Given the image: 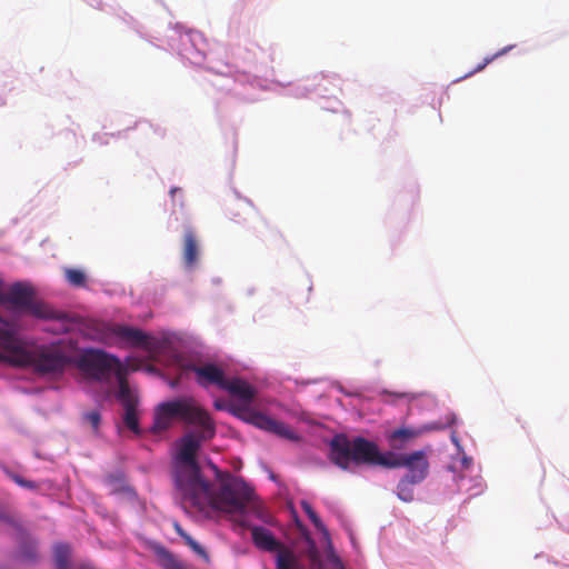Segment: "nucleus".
I'll list each match as a JSON object with an SVG mask.
<instances>
[{
	"instance_id": "nucleus-1",
	"label": "nucleus",
	"mask_w": 569,
	"mask_h": 569,
	"mask_svg": "<svg viewBox=\"0 0 569 569\" xmlns=\"http://www.w3.org/2000/svg\"><path fill=\"white\" fill-rule=\"evenodd\" d=\"M329 459L342 470H349L351 463L389 469L405 467L408 471L403 477L416 483H421L429 473V461L422 450L383 455L375 442L363 437L350 440L345 433H338L330 440Z\"/></svg>"
},
{
	"instance_id": "nucleus-2",
	"label": "nucleus",
	"mask_w": 569,
	"mask_h": 569,
	"mask_svg": "<svg viewBox=\"0 0 569 569\" xmlns=\"http://www.w3.org/2000/svg\"><path fill=\"white\" fill-rule=\"evenodd\" d=\"M201 441L206 440L201 439L200 433L198 437L193 433L184 435L173 460V479L181 503L184 509L196 511L203 509L217 490L216 481L211 483L202 477L197 461Z\"/></svg>"
},
{
	"instance_id": "nucleus-3",
	"label": "nucleus",
	"mask_w": 569,
	"mask_h": 569,
	"mask_svg": "<svg viewBox=\"0 0 569 569\" xmlns=\"http://www.w3.org/2000/svg\"><path fill=\"white\" fill-rule=\"evenodd\" d=\"M216 473L217 490L208 499V503L199 512L219 511L228 515L243 516L247 511L267 525H274V518L257 497L254 489L242 478L229 471L220 470L210 463Z\"/></svg>"
},
{
	"instance_id": "nucleus-4",
	"label": "nucleus",
	"mask_w": 569,
	"mask_h": 569,
	"mask_svg": "<svg viewBox=\"0 0 569 569\" xmlns=\"http://www.w3.org/2000/svg\"><path fill=\"white\" fill-rule=\"evenodd\" d=\"M0 361L18 368H32L39 375H58L70 359L58 349H31L21 343L9 322L0 318Z\"/></svg>"
},
{
	"instance_id": "nucleus-5",
	"label": "nucleus",
	"mask_w": 569,
	"mask_h": 569,
	"mask_svg": "<svg viewBox=\"0 0 569 569\" xmlns=\"http://www.w3.org/2000/svg\"><path fill=\"white\" fill-rule=\"evenodd\" d=\"M174 419L200 428L201 439L209 440L216 433L213 421L193 398H179L158 405L152 425L153 432L167 430Z\"/></svg>"
},
{
	"instance_id": "nucleus-6",
	"label": "nucleus",
	"mask_w": 569,
	"mask_h": 569,
	"mask_svg": "<svg viewBox=\"0 0 569 569\" xmlns=\"http://www.w3.org/2000/svg\"><path fill=\"white\" fill-rule=\"evenodd\" d=\"M241 526L250 529L252 542L258 549L277 552L276 569H305L295 550L280 542L270 530L261 526H249L244 522H241Z\"/></svg>"
},
{
	"instance_id": "nucleus-7",
	"label": "nucleus",
	"mask_w": 569,
	"mask_h": 569,
	"mask_svg": "<svg viewBox=\"0 0 569 569\" xmlns=\"http://www.w3.org/2000/svg\"><path fill=\"white\" fill-rule=\"evenodd\" d=\"M77 365L87 376L99 381H107L123 369L118 357L99 349H86Z\"/></svg>"
},
{
	"instance_id": "nucleus-8",
	"label": "nucleus",
	"mask_w": 569,
	"mask_h": 569,
	"mask_svg": "<svg viewBox=\"0 0 569 569\" xmlns=\"http://www.w3.org/2000/svg\"><path fill=\"white\" fill-rule=\"evenodd\" d=\"M234 416L256 426L261 430L273 433L279 438L290 441L300 440V436L296 433L288 425L279 420H276L262 412L247 408H238L237 411H234Z\"/></svg>"
},
{
	"instance_id": "nucleus-9",
	"label": "nucleus",
	"mask_w": 569,
	"mask_h": 569,
	"mask_svg": "<svg viewBox=\"0 0 569 569\" xmlns=\"http://www.w3.org/2000/svg\"><path fill=\"white\" fill-rule=\"evenodd\" d=\"M104 336L102 340L114 338L126 342L130 347H143L148 342V336L140 329L119 323H102Z\"/></svg>"
},
{
	"instance_id": "nucleus-10",
	"label": "nucleus",
	"mask_w": 569,
	"mask_h": 569,
	"mask_svg": "<svg viewBox=\"0 0 569 569\" xmlns=\"http://www.w3.org/2000/svg\"><path fill=\"white\" fill-rule=\"evenodd\" d=\"M443 426L439 423H431L428 426H425L420 429L415 428H399L393 431H391L388 436L389 445L392 449L401 450L405 448V446L416 438H418L420 435H422L426 431L431 430H439L442 429Z\"/></svg>"
},
{
	"instance_id": "nucleus-11",
	"label": "nucleus",
	"mask_w": 569,
	"mask_h": 569,
	"mask_svg": "<svg viewBox=\"0 0 569 569\" xmlns=\"http://www.w3.org/2000/svg\"><path fill=\"white\" fill-rule=\"evenodd\" d=\"M189 369L194 372L196 380L201 387L214 385L222 389L227 381L223 370L213 363L192 365Z\"/></svg>"
},
{
	"instance_id": "nucleus-12",
	"label": "nucleus",
	"mask_w": 569,
	"mask_h": 569,
	"mask_svg": "<svg viewBox=\"0 0 569 569\" xmlns=\"http://www.w3.org/2000/svg\"><path fill=\"white\" fill-rule=\"evenodd\" d=\"M222 389L227 390L232 397H236L242 402L240 406L231 409L233 415L238 408L250 409L249 405L256 397V389L247 381L239 378L227 379Z\"/></svg>"
},
{
	"instance_id": "nucleus-13",
	"label": "nucleus",
	"mask_w": 569,
	"mask_h": 569,
	"mask_svg": "<svg viewBox=\"0 0 569 569\" xmlns=\"http://www.w3.org/2000/svg\"><path fill=\"white\" fill-rule=\"evenodd\" d=\"M199 256L198 240L194 231L191 228L186 229L183 238V262L188 269H192Z\"/></svg>"
},
{
	"instance_id": "nucleus-14",
	"label": "nucleus",
	"mask_w": 569,
	"mask_h": 569,
	"mask_svg": "<svg viewBox=\"0 0 569 569\" xmlns=\"http://www.w3.org/2000/svg\"><path fill=\"white\" fill-rule=\"evenodd\" d=\"M154 555L157 557L158 563L163 569H187L183 562H181L172 552L162 546H157L154 548Z\"/></svg>"
},
{
	"instance_id": "nucleus-15",
	"label": "nucleus",
	"mask_w": 569,
	"mask_h": 569,
	"mask_svg": "<svg viewBox=\"0 0 569 569\" xmlns=\"http://www.w3.org/2000/svg\"><path fill=\"white\" fill-rule=\"evenodd\" d=\"M119 383L118 399L121 401L123 408L130 406H138V399L132 395L129 385L127 382L123 369L116 375Z\"/></svg>"
},
{
	"instance_id": "nucleus-16",
	"label": "nucleus",
	"mask_w": 569,
	"mask_h": 569,
	"mask_svg": "<svg viewBox=\"0 0 569 569\" xmlns=\"http://www.w3.org/2000/svg\"><path fill=\"white\" fill-rule=\"evenodd\" d=\"M71 550L66 543H58L54 547V562L57 569H69Z\"/></svg>"
},
{
	"instance_id": "nucleus-17",
	"label": "nucleus",
	"mask_w": 569,
	"mask_h": 569,
	"mask_svg": "<svg viewBox=\"0 0 569 569\" xmlns=\"http://www.w3.org/2000/svg\"><path fill=\"white\" fill-rule=\"evenodd\" d=\"M417 485L411 480L402 477L397 485V496L405 502H411L413 500V486Z\"/></svg>"
},
{
	"instance_id": "nucleus-18",
	"label": "nucleus",
	"mask_w": 569,
	"mask_h": 569,
	"mask_svg": "<svg viewBox=\"0 0 569 569\" xmlns=\"http://www.w3.org/2000/svg\"><path fill=\"white\" fill-rule=\"evenodd\" d=\"M174 530L184 540L186 545L189 546L198 556L204 559L208 558L204 548L188 535L179 523H174Z\"/></svg>"
},
{
	"instance_id": "nucleus-19",
	"label": "nucleus",
	"mask_w": 569,
	"mask_h": 569,
	"mask_svg": "<svg viewBox=\"0 0 569 569\" xmlns=\"http://www.w3.org/2000/svg\"><path fill=\"white\" fill-rule=\"evenodd\" d=\"M64 276H66L67 281L71 286L78 287V288L86 287L87 276L82 270L74 269V268H66Z\"/></svg>"
},
{
	"instance_id": "nucleus-20",
	"label": "nucleus",
	"mask_w": 569,
	"mask_h": 569,
	"mask_svg": "<svg viewBox=\"0 0 569 569\" xmlns=\"http://www.w3.org/2000/svg\"><path fill=\"white\" fill-rule=\"evenodd\" d=\"M137 407L138 406H130L124 408V417L123 421L124 425L133 431L136 435L140 433L139 428V421H138V415H137Z\"/></svg>"
},
{
	"instance_id": "nucleus-21",
	"label": "nucleus",
	"mask_w": 569,
	"mask_h": 569,
	"mask_svg": "<svg viewBox=\"0 0 569 569\" xmlns=\"http://www.w3.org/2000/svg\"><path fill=\"white\" fill-rule=\"evenodd\" d=\"M37 555L38 553L34 541L29 538L26 539L20 547V559L22 561L32 562L37 559Z\"/></svg>"
},
{
	"instance_id": "nucleus-22",
	"label": "nucleus",
	"mask_w": 569,
	"mask_h": 569,
	"mask_svg": "<svg viewBox=\"0 0 569 569\" xmlns=\"http://www.w3.org/2000/svg\"><path fill=\"white\" fill-rule=\"evenodd\" d=\"M247 203L236 201L234 203L230 204L227 209L228 218L236 223L242 222L244 219L241 217V214L247 210Z\"/></svg>"
},
{
	"instance_id": "nucleus-23",
	"label": "nucleus",
	"mask_w": 569,
	"mask_h": 569,
	"mask_svg": "<svg viewBox=\"0 0 569 569\" xmlns=\"http://www.w3.org/2000/svg\"><path fill=\"white\" fill-rule=\"evenodd\" d=\"M302 507H303L305 512L308 515L309 519L312 521V523L317 528H322V522H321L320 518L318 517V515L316 513V511L312 509V507L307 502H303Z\"/></svg>"
},
{
	"instance_id": "nucleus-24",
	"label": "nucleus",
	"mask_w": 569,
	"mask_h": 569,
	"mask_svg": "<svg viewBox=\"0 0 569 569\" xmlns=\"http://www.w3.org/2000/svg\"><path fill=\"white\" fill-rule=\"evenodd\" d=\"M86 420L92 426L93 429H98L100 425V413L98 411H90L84 416Z\"/></svg>"
},
{
	"instance_id": "nucleus-25",
	"label": "nucleus",
	"mask_w": 569,
	"mask_h": 569,
	"mask_svg": "<svg viewBox=\"0 0 569 569\" xmlns=\"http://www.w3.org/2000/svg\"><path fill=\"white\" fill-rule=\"evenodd\" d=\"M507 52V49H502L501 51L497 52L496 54L491 57H487L482 63H480L471 73L479 72L486 68L490 62H492L497 57Z\"/></svg>"
},
{
	"instance_id": "nucleus-26",
	"label": "nucleus",
	"mask_w": 569,
	"mask_h": 569,
	"mask_svg": "<svg viewBox=\"0 0 569 569\" xmlns=\"http://www.w3.org/2000/svg\"><path fill=\"white\" fill-rule=\"evenodd\" d=\"M14 480L18 485L26 487V488H36V485L31 481L24 480L20 477H14Z\"/></svg>"
},
{
	"instance_id": "nucleus-27",
	"label": "nucleus",
	"mask_w": 569,
	"mask_h": 569,
	"mask_svg": "<svg viewBox=\"0 0 569 569\" xmlns=\"http://www.w3.org/2000/svg\"><path fill=\"white\" fill-rule=\"evenodd\" d=\"M332 80H335V78H329V77H326L323 74L320 76V81L322 82H328V83H332Z\"/></svg>"
},
{
	"instance_id": "nucleus-28",
	"label": "nucleus",
	"mask_w": 569,
	"mask_h": 569,
	"mask_svg": "<svg viewBox=\"0 0 569 569\" xmlns=\"http://www.w3.org/2000/svg\"><path fill=\"white\" fill-rule=\"evenodd\" d=\"M331 569H345L339 560L335 561Z\"/></svg>"
},
{
	"instance_id": "nucleus-29",
	"label": "nucleus",
	"mask_w": 569,
	"mask_h": 569,
	"mask_svg": "<svg viewBox=\"0 0 569 569\" xmlns=\"http://www.w3.org/2000/svg\"><path fill=\"white\" fill-rule=\"evenodd\" d=\"M319 91H327V88L322 86L320 82L318 83Z\"/></svg>"
},
{
	"instance_id": "nucleus-30",
	"label": "nucleus",
	"mask_w": 569,
	"mask_h": 569,
	"mask_svg": "<svg viewBox=\"0 0 569 569\" xmlns=\"http://www.w3.org/2000/svg\"><path fill=\"white\" fill-rule=\"evenodd\" d=\"M179 190V188H171L170 194L173 197V194Z\"/></svg>"
},
{
	"instance_id": "nucleus-31",
	"label": "nucleus",
	"mask_w": 569,
	"mask_h": 569,
	"mask_svg": "<svg viewBox=\"0 0 569 569\" xmlns=\"http://www.w3.org/2000/svg\"><path fill=\"white\" fill-rule=\"evenodd\" d=\"M214 407H216L217 409H222V408H223V407H222V405H221L219 401H216V402H214Z\"/></svg>"
},
{
	"instance_id": "nucleus-32",
	"label": "nucleus",
	"mask_w": 569,
	"mask_h": 569,
	"mask_svg": "<svg viewBox=\"0 0 569 569\" xmlns=\"http://www.w3.org/2000/svg\"><path fill=\"white\" fill-rule=\"evenodd\" d=\"M398 397H406L407 395L406 393H399L397 395Z\"/></svg>"
}]
</instances>
